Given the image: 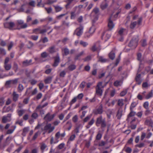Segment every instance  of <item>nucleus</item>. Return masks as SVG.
<instances>
[{"label": "nucleus", "mask_w": 153, "mask_h": 153, "mask_svg": "<svg viewBox=\"0 0 153 153\" xmlns=\"http://www.w3.org/2000/svg\"><path fill=\"white\" fill-rule=\"evenodd\" d=\"M10 120V119H9L6 116H3L2 119V122L3 123H6L9 122Z\"/></svg>", "instance_id": "34"}, {"label": "nucleus", "mask_w": 153, "mask_h": 153, "mask_svg": "<svg viewBox=\"0 0 153 153\" xmlns=\"http://www.w3.org/2000/svg\"><path fill=\"white\" fill-rule=\"evenodd\" d=\"M74 0H66L65 1L67 3L65 5V7L66 9H68L70 7V5Z\"/></svg>", "instance_id": "29"}, {"label": "nucleus", "mask_w": 153, "mask_h": 153, "mask_svg": "<svg viewBox=\"0 0 153 153\" xmlns=\"http://www.w3.org/2000/svg\"><path fill=\"white\" fill-rule=\"evenodd\" d=\"M48 53L46 52L45 51L41 53V57L42 58H45L48 56Z\"/></svg>", "instance_id": "46"}, {"label": "nucleus", "mask_w": 153, "mask_h": 153, "mask_svg": "<svg viewBox=\"0 0 153 153\" xmlns=\"http://www.w3.org/2000/svg\"><path fill=\"white\" fill-rule=\"evenodd\" d=\"M4 67L6 70L8 71L11 68V65L10 64H4Z\"/></svg>", "instance_id": "37"}, {"label": "nucleus", "mask_w": 153, "mask_h": 153, "mask_svg": "<svg viewBox=\"0 0 153 153\" xmlns=\"http://www.w3.org/2000/svg\"><path fill=\"white\" fill-rule=\"evenodd\" d=\"M84 53V51H82L80 53L78 54H77L75 58V60H77L80 57V56H81Z\"/></svg>", "instance_id": "47"}, {"label": "nucleus", "mask_w": 153, "mask_h": 153, "mask_svg": "<svg viewBox=\"0 0 153 153\" xmlns=\"http://www.w3.org/2000/svg\"><path fill=\"white\" fill-rule=\"evenodd\" d=\"M108 6V4L107 3H102L100 6L101 7L102 9H104L106 8Z\"/></svg>", "instance_id": "55"}, {"label": "nucleus", "mask_w": 153, "mask_h": 153, "mask_svg": "<svg viewBox=\"0 0 153 153\" xmlns=\"http://www.w3.org/2000/svg\"><path fill=\"white\" fill-rule=\"evenodd\" d=\"M12 84L11 80L7 81L5 83V85L7 88L10 87V85Z\"/></svg>", "instance_id": "53"}, {"label": "nucleus", "mask_w": 153, "mask_h": 153, "mask_svg": "<svg viewBox=\"0 0 153 153\" xmlns=\"http://www.w3.org/2000/svg\"><path fill=\"white\" fill-rule=\"evenodd\" d=\"M38 117V114L36 112H34L31 115V118L29 119V121L30 124H32L34 122V120L37 119Z\"/></svg>", "instance_id": "14"}, {"label": "nucleus", "mask_w": 153, "mask_h": 153, "mask_svg": "<svg viewBox=\"0 0 153 153\" xmlns=\"http://www.w3.org/2000/svg\"><path fill=\"white\" fill-rule=\"evenodd\" d=\"M123 115V110L121 107L120 108L117 112L116 114V117L117 119L120 120L121 118V117Z\"/></svg>", "instance_id": "18"}, {"label": "nucleus", "mask_w": 153, "mask_h": 153, "mask_svg": "<svg viewBox=\"0 0 153 153\" xmlns=\"http://www.w3.org/2000/svg\"><path fill=\"white\" fill-rule=\"evenodd\" d=\"M34 44L32 42L29 41L27 46L28 48L30 49L34 46Z\"/></svg>", "instance_id": "41"}, {"label": "nucleus", "mask_w": 153, "mask_h": 153, "mask_svg": "<svg viewBox=\"0 0 153 153\" xmlns=\"http://www.w3.org/2000/svg\"><path fill=\"white\" fill-rule=\"evenodd\" d=\"M78 118L77 115H76L72 118V121L74 123L78 121Z\"/></svg>", "instance_id": "62"}, {"label": "nucleus", "mask_w": 153, "mask_h": 153, "mask_svg": "<svg viewBox=\"0 0 153 153\" xmlns=\"http://www.w3.org/2000/svg\"><path fill=\"white\" fill-rule=\"evenodd\" d=\"M98 61L102 63L108 61V59L104 58L103 57L99 56L98 53Z\"/></svg>", "instance_id": "24"}, {"label": "nucleus", "mask_w": 153, "mask_h": 153, "mask_svg": "<svg viewBox=\"0 0 153 153\" xmlns=\"http://www.w3.org/2000/svg\"><path fill=\"white\" fill-rule=\"evenodd\" d=\"M30 38L33 40H37L38 38V36L32 35L30 37Z\"/></svg>", "instance_id": "52"}, {"label": "nucleus", "mask_w": 153, "mask_h": 153, "mask_svg": "<svg viewBox=\"0 0 153 153\" xmlns=\"http://www.w3.org/2000/svg\"><path fill=\"white\" fill-rule=\"evenodd\" d=\"M102 137V134L100 133H99L97 135L96 137V140H100L101 139Z\"/></svg>", "instance_id": "64"}, {"label": "nucleus", "mask_w": 153, "mask_h": 153, "mask_svg": "<svg viewBox=\"0 0 153 153\" xmlns=\"http://www.w3.org/2000/svg\"><path fill=\"white\" fill-rule=\"evenodd\" d=\"M0 53L3 55H5L6 54L5 50L2 48L0 47Z\"/></svg>", "instance_id": "48"}, {"label": "nucleus", "mask_w": 153, "mask_h": 153, "mask_svg": "<svg viewBox=\"0 0 153 153\" xmlns=\"http://www.w3.org/2000/svg\"><path fill=\"white\" fill-rule=\"evenodd\" d=\"M77 99L76 98V97H74L71 101L70 102V104L71 105L72 104L75 103Z\"/></svg>", "instance_id": "56"}, {"label": "nucleus", "mask_w": 153, "mask_h": 153, "mask_svg": "<svg viewBox=\"0 0 153 153\" xmlns=\"http://www.w3.org/2000/svg\"><path fill=\"white\" fill-rule=\"evenodd\" d=\"M55 115V114L51 115L50 113H48L45 115L44 119L47 122H50L53 119Z\"/></svg>", "instance_id": "9"}, {"label": "nucleus", "mask_w": 153, "mask_h": 153, "mask_svg": "<svg viewBox=\"0 0 153 153\" xmlns=\"http://www.w3.org/2000/svg\"><path fill=\"white\" fill-rule=\"evenodd\" d=\"M15 25V24L13 22H7L4 23V27L10 30H12L13 28L14 27Z\"/></svg>", "instance_id": "10"}, {"label": "nucleus", "mask_w": 153, "mask_h": 153, "mask_svg": "<svg viewBox=\"0 0 153 153\" xmlns=\"http://www.w3.org/2000/svg\"><path fill=\"white\" fill-rule=\"evenodd\" d=\"M146 146V145L143 142L137 144L135 145L136 147H138L140 148Z\"/></svg>", "instance_id": "44"}, {"label": "nucleus", "mask_w": 153, "mask_h": 153, "mask_svg": "<svg viewBox=\"0 0 153 153\" xmlns=\"http://www.w3.org/2000/svg\"><path fill=\"white\" fill-rule=\"evenodd\" d=\"M32 59L28 60L27 59L25 60L22 62V66L23 67H26L29 66L32 64Z\"/></svg>", "instance_id": "19"}, {"label": "nucleus", "mask_w": 153, "mask_h": 153, "mask_svg": "<svg viewBox=\"0 0 153 153\" xmlns=\"http://www.w3.org/2000/svg\"><path fill=\"white\" fill-rule=\"evenodd\" d=\"M55 129L54 126H52L50 123H47L44 128H42L41 130L42 131H45L46 132L48 131V133H50L53 131Z\"/></svg>", "instance_id": "6"}, {"label": "nucleus", "mask_w": 153, "mask_h": 153, "mask_svg": "<svg viewBox=\"0 0 153 153\" xmlns=\"http://www.w3.org/2000/svg\"><path fill=\"white\" fill-rule=\"evenodd\" d=\"M103 88L102 82H100L97 83L96 88V93L97 95L99 96L102 95L103 92L102 88Z\"/></svg>", "instance_id": "5"}, {"label": "nucleus", "mask_w": 153, "mask_h": 153, "mask_svg": "<svg viewBox=\"0 0 153 153\" xmlns=\"http://www.w3.org/2000/svg\"><path fill=\"white\" fill-rule=\"evenodd\" d=\"M53 6L54 8L55 11L56 13L60 11L63 9L62 7L58 5H54Z\"/></svg>", "instance_id": "23"}, {"label": "nucleus", "mask_w": 153, "mask_h": 153, "mask_svg": "<svg viewBox=\"0 0 153 153\" xmlns=\"http://www.w3.org/2000/svg\"><path fill=\"white\" fill-rule=\"evenodd\" d=\"M109 57L112 60H113L115 57V54L114 53L111 52L109 54Z\"/></svg>", "instance_id": "42"}, {"label": "nucleus", "mask_w": 153, "mask_h": 153, "mask_svg": "<svg viewBox=\"0 0 153 153\" xmlns=\"http://www.w3.org/2000/svg\"><path fill=\"white\" fill-rule=\"evenodd\" d=\"M67 13L61 14L56 16V18L58 20L61 19L64 16H65Z\"/></svg>", "instance_id": "57"}, {"label": "nucleus", "mask_w": 153, "mask_h": 153, "mask_svg": "<svg viewBox=\"0 0 153 153\" xmlns=\"http://www.w3.org/2000/svg\"><path fill=\"white\" fill-rule=\"evenodd\" d=\"M99 15V9L97 7H95L92 12L91 16L93 18V22L94 23L98 19V16Z\"/></svg>", "instance_id": "2"}, {"label": "nucleus", "mask_w": 153, "mask_h": 153, "mask_svg": "<svg viewBox=\"0 0 153 153\" xmlns=\"http://www.w3.org/2000/svg\"><path fill=\"white\" fill-rule=\"evenodd\" d=\"M138 40V36L137 35L135 36L130 41L128 45V46L132 48H135L137 45Z\"/></svg>", "instance_id": "3"}, {"label": "nucleus", "mask_w": 153, "mask_h": 153, "mask_svg": "<svg viewBox=\"0 0 153 153\" xmlns=\"http://www.w3.org/2000/svg\"><path fill=\"white\" fill-rule=\"evenodd\" d=\"M124 104L123 99H119L117 101V105L120 106L121 107Z\"/></svg>", "instance_id": "45"}, {"label": "nucleus", "mask_w": 153, "mask_h": 153, "mask_svg": "<svg viewBox=\"0 0 153 153\" xmlns=\"http://www.w3.org/2000/svg\"><path fill=\"white\" fill-rule=\"evenodd\" d=\"M153 97V90H152L149 92L148 94L145 96V98L148 99Z\"/></svg>", "instance_id": "33"}, {"label": "nucleus", "mask_w": 153, "mask_h": 153, "mask_svg": "<svg viewBox=\"0 0 153 153\" xmlns=\"http://www.w3.org/2000/svg\"><path fill=\"white\" fill-rule=\"evenodd\" d=\"M17 23L18 25H21V28H25L27 27L26 23H24V21L21 20H19L17 21Z\"/></svg>", "instance_id": "17"}, {"label": "nucleus", "mask_w": 153, "mask_h": 153, "mask_svg": "<svg viewBox=\"0 0 153 153\" xmlns=\"http://www.w3.org/2000/svg\"><path fill=\"white\" fill-rule=\"evenodd\" d=\"M103 112V107L102 104H100L98 108L94 110L93 113L96 115L101 114Z\"/></svg>", "instance_id": "13"}, {"label": "nucleus", "mask_w": 153, "mask_h": 153, "mask_svg": "<svg viewBox=\"0 0 153 153\" xmlns=\"http://www.w3.org/2000/svg\"><path fill=\"white\" fill-rule=\"evenodd\" d=\"M36 111H38L40 112V114L41 115H42L44 114V111L42 109V108H39L38 109V106L36 107Z\"/></svg>", "instance_id": "39"}, {"label": "nucleus", "mask_w": 153, "mask_h": 153, "mask_svg": "<svg viewBox=\"0 0 153 153\" xmlns=\"http://www.w3.org/2000/svg\"><path fill=\"white\" fill-rule=\"evenodd\" d=\"M95 120L94 118H92L91 120L88 123V124L85 126L87 129L89 128L90 126L94 123Z\"/></svg>", "instance_id": "27"}, {"label": "nucleus", "mask_w": 153, "mask_h": 153, "mask_svg": "<svg viewBox=\"0 0 153 153\" xmlns=\"http://www.w3.org/2000/svg\"><path fill=\"white\" fill-rule=\"evenodd\" d=\"M142 21V17L138 18L137 21H132L130 25V28L131 29H133L137 26H139L141 25Z\"/></svg>", "instance_id": "4"}, {"label": "nucleus", "mask_w": 153, "mask_h": 153, "mask_svg": "<svg viewBox=\"0 0 153 153\" xmlns=\"http://www.w3.org/2000/svg\"><path fill=\"white\" fill-rule=\"evenodd\" d=\"M153 122L152 120L151 119L147 118L145 122V124L146 125L152 127V124Z\"/></svg>", "instance_id": "20"}, {"label": "nucleus", "mask_w": 153, "mask_h": 153, "mask_svg": "<svg viewBox=\"0 0 153 153\" xmlns=\"http://www.w3.org/2000/svg\"><path fill=\"white\" fill-rule=\"evenodd\" d=\"M25 4H22L20 7V8L18 9L17 10L19 12H24V6H25Z\"/></svg>", "instance_id": "54"}, {"label": "nucleus", "mask_w": 153, "mask_h": 153, "mask_svg": "<svg viewBox=\"0 0 153 153\" xmlns=\"http://www.w3.org/2000/svg\"><path fill=\"white\" fill-rule=\"evenodd\" d=\"M52 77V76H49L47 77L46 79L44 80V82L46 84L50 83H51Z\"/></svg>", "instance_id": "31"}, {"label": "nucleus", "mask_w": 153, "mask_h": 153, "mask_svg": "<svg viewBox=\"0 0 153 153\" xmlns=\"http://www.w3.org/2000/svg\"><path fill=\"white\" fill-rule=\"evenodd\" d=\"M24 89L23 85L21 84H19L17 88V91L19 93H21Z\"/></svg>", "instance_id": "30"}, {"label": "nucleus", "mask_w": 153, "mask_h": 153, "mask_svg": "<svg viewBox=\"0 0 153 153\" xmlns=\"http://www.w3.org/2000/svg\"><path fill=\"white\" fill-rule=\"evenodd\" d=\"M96 124L97 126L101 125V128H105L106 126V123L105 118L103 119L102 116L97 117L96 122Z\"/></svg>", "instance_id": "1"}, {"label": "nucleus", "mask_w": 153, "mask_h": 153, "mask_svg": "<svg viewBox=\"0 0 153 153\" xmlns=\"http://www.w3.org/2000/svg\"><path fill=\"white\" fill-rule=\"evenodd\" d=\"M80 44L84 47H86L88 45V43L87 42H84L82 41H80Z\"/></svg>", "instance_id": "50"}, {"label": "nucleus", "mask_w": 153, "mask_h": 153, "mask_svg": "<svg viewBox=\"0 0 153 153\" xmlns=\"http://www.w3.org/2000/svg\"><path fill=\"white\" fill-rule=\"evenodd\" d=\"M62 26H65L67 27H69V23L68 22H66L65 21H63L62 22Z\"/></svg>", "instance_id": "58"}, {"label": "nucleus", "mask_w": 153, "mask_h": 153, "mask_svg": "<svg viewBox=\"0 0 153 153\" xmlns=\"http://www.w3.org/2000/svg\"><path fill=\"white\" fill-rule=\"evenodd\" d=\"M107 143V142H105L102 140L99 143V146H105Z\"/></svg>", "instance_id": "63"}, {"label": "nucleus", "mask_w": 153, "mask_h": 153, "mask_svg": "<svg viewBox=\"0 0 153 153\" xmlns=\"http://www.w3.org/2000/svg\"><path fill=\"white\" fill-rule=\"evenodd\" d=\"M126 29L123 28H121L118 31V34L122 36L124 34V33L126 31Z\"/></svg>", "instance_id": "40"}, {"label": "nucleus", "mask_w": 153, "mask_h": 153, "mask_svg": "<svg viewBox=\"0 0 153 153\" xmlns=\"http://www.w3.org/2000/svg\"><path fill=\"white\" fill-rule=\"evenodd\" d=\"M137 104V102H132L130 106V109H133V108L136 106Z\"/></svg>", "instance_id": "49"}, {"label": "nucleus", "mask_w": 153, "mask_h": 153, "mask_svg": "<svg viewBox=\"0 0 153 153\" xmlns=\"http://www.w3.org/2000/svg\"><path fill=\"white\" fill-rule=\"evenodd\" d=\"M91 118V116L90 115H88L86 116L83 120V122L84 123L87 122Z\"/></svg>", "instance_id": "59"}, {"label": "nucleus", "mask_w": 153, "mask_h": 153, "mask_svg": "<svg viewBox=\"0 0 153 153\" xmlns=\"http://www.w3.org/2000/svg\"><path fill=\"white\" fill-rule=\"evenodd\" d=\"M40 148L42 152H44L45 149H48L47 146L44 143H42L41 144Z\"/></svg>", "instance_id": "28"}, {"label": "nucleus", "mask_w": 153, "mask_h": 153, "mask_svg": "<svg viewBox=\"0 0 153 153\" xmlns=\"http://www.w3.org/2000/svg\"><path fill=\"white\" fill-rule=\"evenodd\" d=\"M82 126L81 124H76V128H75L74 131L75 133L77 134L79 132V128Z\"/></svg>", "instance_id": "32"}, {"label": "nucleus", "mask_w": 153, "mask_h": 153, "mask_svg": "<svg viewBox=\"0 0 153 153\" xmlns=\"http://www.w3.org/2000/svg\"><path fill=\"white\" fill-rule=\"evenodd\" d=\"M16 127V126H11V128L12 129L8 130L7 131L6 134H12L15 130Z\"/></svg>", "instance_id": "25"}, {"label": "nucleus", "mask_w": 153, "mask_h": 153, "mask_svg": "<svg viewBox=\"0 0 153 153\" xmlns=\"http://www.w3.org/2000/svg\"><path fill=\"white\" fill-rule=\"evenodd\" d=\"M152 114V113L151 111L148 109H147L144 112V114L146 116H148Z\"/></svg>", "instance_id": "51"}, {"label": "nucleus", "mask_w": 153, "mask_h": 153, "mask_svg": "<svg viewBox=\"0 0 153 153\" xmlns=\"http://www.w3.org/2000/svg\"><path fill=\"white\" fill-rule=\"evenodd\" d=\"M114 20L112 16H111L108 19V26L110 29H112L114 26V25L113 22V20Z\"/></svg>", "instance_id": "15"}, {"label": "nucleus", "mask_w": 153, "mask_h": 153, "mask_svg": "<svg viewBox=\"0 0 153 153\" xmlns=\"http://www.w3.org/2000/svg\"><path fill=\"white\" fill-rule=\"evenodd\" d=\"M83 27L81 25L79 27L77 28L74 31V35H76L77 36H80L83 33Z\"/></svg>", "instance_id": "7"}, {"label": "nucleus", "mask_w": 153, "mask_h": 153, "mask_svg": "<svg viewBox=\"0 0 153 153\" xmlns=\"http://www.w3.org/2000/svg\"><path fill=\"white\" fill-rule=\"evenodd\" d=\"M95 31V28L94 27H91L89 31L85 33V36L87 37H89L94 33Z\"/></svg>", "instance_id": "16"}, {"label": "nucleus", "mask_w": 153, "mask_h": 153, "mask_svg": "<svg viewBox=\"0 0 153 153\" xmlns=\"http://www.w3.org/2000/svg\"><path fill=\"white\" fill-rule=\"evenodd\" d=\"M47 50L48 52L51 54L54 53L58 51V49L56 48L55 45L50 47L48 48Z\"/></svg>", "instance_id": "12"}, {"label": "nucleus", "mask_w": 153, "mask_h": 153, "mask_svg": "<svg viewBox=\"0 0 153 153\" xmlns=\"http://www.w3.org/2000/svg\"><path fill=\"white\" fill-rule=\"evenodd\" d=\"M62 51H64V54L65 56H67L69 53V50L67 48L62 49Z\"/></svg>", "instance_id": "43"}, {"label": "nucleus", "mask_w": 153, "mask_h": 153, "mask_svg": "<svg viewBox=\"0 0 153 153\" xmlns=\"http://www.w3.org/2000/svg\"><path fill=\"white\" fill-rule=\"evenodd\" d=\"M122 83V82L121 80H116L114 83V86L118 87L121 86Z\"/></svg>", "instance_id": "36"}, {"label": "nucleus", "mask_w": 153, "mask_h": 153, "mask_svg": "<svg viewBox=\"0 0 153 153\" xmlns=\"http://www.w3.org/2000/svg\"><path fill=\"white\" fill-rule=\"evenodd\" d=\"M127 89H125L122 91L120 93V95L122 97L125 96L127 93Z\"/></svg>", "instance_id": "61"}, {"label": "nucleus", "mask_w": 153, "mask_h": 153, "mask_svg": "<svg viewBox=\"0 0 153 153\" xmlns=\"http://www.w3.org/2000/svg\"><path fill=\"white\" fill-rule=\"evenodd\" d=\"M13 69L15 72H16L18 69V65L17 63L16 62H14L13 66Z\"/></svg>", "instance_id": "60"}, {"label": "nucleus", "mask_w": 153, "mask_h": 153, "mask_svg": "<svg viewBox=\"0 0 153 153\" xmlns=\"http://www.w3.org/2000/svg\"><path fill=\"white\" fill-rule=\"evenodd\" d=\"M25 110L24 109H22L20 110H17V112L18 115L19 117H21L25 113Z\"/></svg>", "instance_id": "38"}, {"label": "nucleus", "mask_w": 153, "mask_h": 153, "mask_svg": "<svg viewBox=\"0 0 153 153\" xmlns=\"http://www.w3.org/2000/svg\"><path fill=\"white\" fill-rule=\"evenodd\" d=\"M101 49V46L100 42H97L94 44L93 46L91 47V50L93 52L97 51H98V53L99 54V51Z\"/></svg>", "instance_id": "8"}, {"label": "nucleus", "mask_w": 153, "mask_h": 153, "mask_svg": "<svg viewBox=\"0 0 153 153\" xmlns=\"http://www.w3.org/2000/svg\"><path fill=\"white\" fill-rule=\"evenodd\" d=\"M13 100L14 102L16 101L19 97V95L15 91H13Z\"/></svg>", "instance_id": "22"}, {"label": "nucleus", "mask_w": 153, "mask_h": 153, "mask_svg": "<svg viewBox=\"0 0 153 153\" xmlns=\"http://www.w3.org/2000/svg\"><path fill=\"white\" fill-rule=\"evenodd\" d=\"M54 62L53 64L52 65V66L54 67L57 66L60 62V58L59 54L57 53L56 56L54 57Z\"/></svg>", "instance_id": "11"}, {"label": "nucleus", "mask_w": 153, "mask_h": 153, "mask_svg": "<svg viewBox=\"0 0 153 153\" xmlns=\"http://www.w3.org/2000/svg\"><path fill=\"white\" fill-rule=\"evenodd\" d=\"M135 79L137 82V84L138 85L140 84L141 82V74H137Z\"/></svg>", "instance_id": "21"}, {"label": "nucleus", "mask_w": 153, "mask_h": 153, "mask_svg": "<svg viewBox=\"0 0 153 153\" xmlns=\"http://www.w3.org/2000/svg\"><path fill=\"white\" fill-rule=\"evenodd\" d=\"M130 110L131 111L128 115V118L127 119V120L128 121H129L130 117L134 116L136 114V112L133 111V109H130Z\"/></svg>", "instance_id": "26"}, {"label": "nucleus", "mask_w": 153, "mask_h": 153, "mask_svg": "<svg viewBox=\"0 0 153 153\" xmlns=\"http://www.w3.org/2000/svg\"><path fill=\"white\" fill-rule=\"evenodd\" d=\"M76 68V66L74 64H71L68 67V69L71 71H72L75 70Z\"/></svg>", "instance_id": "35"}]
</instances>
